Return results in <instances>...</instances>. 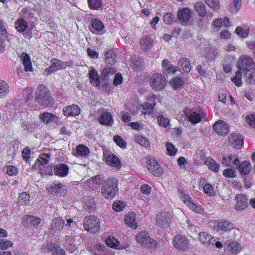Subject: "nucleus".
<instances>
[{"label": "nucleus", "instance_id": "1", "mask_svg": "<svg viewBox=\"0 0 255 255\" xmlns=\"http://www.w3.org/2000/svg\"><path fill=\"white\" fill-rule=\"evenodd\" d=\"M35 100L44 107H48L52 103V98L48 88L43 84L39 85L35 91Z\"/></svg>", "mask_w": 255, "mask_h": 255}, {"label": "nucleus", "instance_id": "2", "mask_svg": "<svg viewBox=\"0 0 255 255\" xmlns=\"http://www.w3.org/2000/svg\"><path fill=\"white\" fill-rule=\"evenodd\" d=\"M118 191V180L110 177L103 185L101 192L105 198L111 199L115 197Z\"/></svg>", "mask_w": 255, "mask_h": 255}, {"label": "nucleus", "instance_id": "3", "mask_svg": "<svg viewBox=\"0 0 255 255\" xmlns=\"http://www.w3.org/2000/svg\"><path fill=\"white\" fill-rule=\"evenodd\" d=\"M75 224L71 219H64L62 217L54 218L52 220L50 228L52 234L58 233L62 231L67 227H70Z\"/></svg>", "mask_w": 255, "mask_h": 255}, {"label": "nucleus", "instance_id": "4", "mask_svg": "<svg viewBox=\"0 0 255 255\" xmlns=\"http://www.w3.org/2000/svg\"><path fill=\"white\" fill-rule=\"evenodd\" d=\"M136 241L141 246L151 250L155 249L157 246V242L151 238L145 231H142L137 234Z\"/></svg>", "mask_w": 255, "mask_h": 255}, {"label": "nucleus", "instance_id": "5", "mask_svg": "<svg viewBox=\"0 0 255 255\" xmlns=\"http://www.w3.org/2000/svg\"><path fill=\"white\" fill-rule=\"evenodd\" d=\"M149 83L152 89L159 91L165 87L166 78L160 74H154L150 77Z\"/></svg>", "mask_w": 255, "mask_h": 255}, {"label": "nucleus", "instance_id": "6", "mask_svg": "<svg viewBox=\"0 0 255 255\" xmlns=\"http://www.w3.org/2000/svg\"><path fill=\"white\" fill-rule=\"evenodd\" d=\"M85 229L91 233L97 232L100 229L99 219L95 216H89L84 220Z\"/></svg>", "mask_w": 255, "mask_h": 255}, {"label": "nucleus", "instance_id": "7", "mask_svg": "<svg viewBox=\"0 0 255 255\" xmlns=\"http://www.w3.org/2000/svg\"><path fill=\"white\" fill-rule=\"evenodd\" d=\"M172 243L175 248L182 252L188 250L190 246L189 240L182 235L175 236L172 240Z\"/></svg>", "mask_w": 255, "mask_h": 255}, {"label": "nucleus", "instance_id": "8", "mask_svg": "<svg viewBox=\"0 0 255 255\" xmlns=\"http://www.w3.org/2000/svg\"><path fill=\"white\" fill-rule=\"evenodd\" d=\"M46 188L49 193L57 196H64L67 194V189L63 184L54 181L53 183L48 184Z\"/></svg>", "mask_w": 255, "mask_h": 255}, {"label": "nucleus", "instance_id": "9", "mask_svg": "<svg viewBox=\"0 0 255 255\" xmlns=\"http://www.w3.org/2000/svg\"><path fill=\"white\" fill-rule=\"evenodd\" d=\"M210 226L218 231L228 232L234 228V225L227 220H214L210 222Z\"/></svg>", "mask_w": 255, "mask_h": 255}, {"label": "nucleus", "instance_id": "10", "mask_svg": "<svg viewBox=\"0 0 255 255\" xmlns=\"http://www.w3.org/2000/svg\"><path fill=\"white\" fill-rule=\"evenodd\" d=\"M254 67V61L252 58L248 56H242L238 60V68L239 70L246 73L247 71Z\"/></svg>", "mask_w": 255, "mask_h": 255}, {"label": "nucleus", "instance_id": "11", "mask_svg": "<svg viewBox=\"0 0 255 255\" xmlns=\"http://www.w3.org/2000/svg\"><path fill=\"white\" fill-rule=\"evenodd\" d=\"M171 215L166 212L160 213L157 216L156 223L158 226L162 228H166L169 226L171 223Z\"/></svg>", "mask_w": 255, "mask_h": 255}, {"label": "nucleus", "instance_id": "12", "mask_svg": "<svg viewBox=\"0 0 255 255\" xmlns=\"http://www.w3.org/2000/svg\"><path fill=\"white\" fill-rule=\"evenodd\" d=\"M104 157L107 164L111 166L117 168H120L122 166L121 160L113 153L104 152Z\"/></svg>", "mask_w": 255, "mask_h": 255}, {"label": "nucleus", "instance_id": "13", "mask_svg": "<svg viewBox=\"0 0 255 255\" xmlns=\"http://www.w3.org/2000/svg\"><path fill=\"white\" fill-rule=\"evenodd\" d=\"M180 198L186 204L187 206L192 211L195 213H201L203 211V209L199 206H197L191 201V198L185 194V193L181 192L180 193Z\"/></svg>", "mask_w": 255, "mask_h": 255}, {"label": "nucleus", "instance_id": "14", "mask_svg": "<svg viewBox=\"0 0 255 255\" xmlns=\"http://www.w3.org/2000/svg\"><path fill=\"white\" fill-rule=\"evenodd\" d=\"M243 137L237 133H233L230 135L229 137V142L232 147L240 149L242 148L243 144Z\"/></svg>", "mask_w": 255, "mask_h": 255}, {"label": "nucleus", "instance_id": "15", "mask_svg": "<svg viewBox=\"0 0 255 255\" xmlns=\"http://www.w3.org/2000/svg\"><path fill=\"white\" fill-rule=\"evenodd\" d=\"M147 168L155 176H159L163 173L162 169L154 158L148 160Z\"/></svg>", "mask_w": 255, "mask_h": 255}, {"label": "nucleus", "instance_id": "16", "mask_svg": "<svg viewBox=\"0 0 255 255\" xmlns=\"http://www.w3.org/2000/svg\"><path fill=\"white\" fill-rule=\"evenodd\" d=\"M41 219L32 216H26L22 219V224L24 226L29 227L32 226L35 228L39 225Z\"/></svg>", "mask_w": 255, "mask_h": 255}, {"label": "nucleus", "instance_id": "17", "mask_svg": "<svg viewBox=\"0 0 255 255\" xmlns=\"http://www.w3.org/2000/svg\"><path fill=\"white\" fill-rule=\"evenodd\" d=\"M99 123L103 125L112 126L114 123L112 115L107 111L103 112L99 118Z\"/></svg>", "mask_w": 255, "mask_h": 255}, {"label": "nucleus", "instance_id": "18", "mask_svg": "<svg viewBox=\"0 0 255 255\" xmlns=\"http://www.w3.org/2000/svg\"><path fill=\"white\" fill-rule=\"evenodd\" d=\"M203 111L199 109L195 111H192L188 116L189 121L193 124H196L199 123L204 117Z\"/></svg>", "mask_w": 255, "mask_h": 255}, {"label": "nucleus", "instance_id": "19", "mask_svg": "<svg viewBox=\"0 0 255 255\" xmlns=\"http://www.w3.org/2000/svg\"><path fill=\"white\" fill-rule=\"evenodd\" d=\"M198 239L202 244L208 247L213 246L215 242V240L210 235L204 232H200L199 234Z\"/></svg>", "mask_w": 255, "mask_h": 255}, {"label": "nucleus", "instance_id": "20", "mask_svg": "<svg viewBox=\"0 0 255 255\" xmlns=\"http://www.w3.org/2000/svg\"><path fill=\"white\" fill-rule=\"evenodd\" d=\"M222 163L226 166L237 167L240 163V160L235 155L230 154L223 157Z\"/></svg>", "mask_w": 255, "mask_h": 255}, {"label": "nucleus", "instance_id": "21", "mask_svg": "<svg viewBox=\"0 0 255 255\" xmlns=\"http://www.w3.org/2000/svg\"><path fill=\"white\" fill-rule=\"evenodd\" d=\"M214 130L220 135H225L229 131V127L227 124L222 121H218L213 127Z\"/></svg>", "mask_w": 255, "mask_h": 255}, {"label": "nucleus", "instance_id": "22", "mask_svg": "<svg viewBox=\"0 0 255 255\" xmlns=\"http://www.w3.org/2000/svg\"><path fill=\"white\" fill-rule=\"evenodd\" d=\"M53 171L55 175L65 177L68 174L69 167L64 163L58 164L54 166Z\"/></svg>", "mask_w": 255, "mask_h": 255}, {"label": "nucleus", "instance_id": "23", "mask_svg": "<svg viewBox=\"0 0 255 255\" xmlns=\"http://www.w3.org/2000/svg\"><path fill=\"white\" fill-rule=\"evenodd\" d=\"M63 113L66 116H76L80 114V109L77 105H73L64 107Z\"/></svg>", "mask_w": 255, "mask_h": 255}, {"label": "nucleus", "instance_id": "24", "mask_svg": "<svg viewBox=\"0 0 255 255\" xmlns=\"http://www.w3.org/2000/svg\"><path fill=\"white\" fill-rule=\"evenodd\" d=\"M237 201L235 206L236 210H242L245 209L248 206V198L246 195L240 194L236 196Z\"/></svg>", "mask_w": 255, "mask_h": 255}, {"label": "nucleus", "instance_id": "25", "mask_svg": "<svg viewBox=\"0 0 255 255\" xmlns=\"http://www.w3.org/2000/svg\"><path fill=\"white\" fill-rule=\"evenodd\" d=\"M39 119L45 124H49L52 122H56L58 120V118L55 115L51 113L44 112L39 116Z\"/></svg>", "mask_w": 255, "mask_h": 255}, {"label": "nucleus", "instance_id": "26", "mask_svg": "<svg viewBox=\"0 0 255 255\" xmlns=\"http://www.w3.org/2000/svg\"><path fill=\"white\" fill-rule=\"evenodd\" d=\"M178 67L180 70L185 73H188L191 70V65L188 59L180 58L178 62Z\"/></svg>", "mask_w": 255, "mask_h": 255}, {"label": "nucleus", "instance_id": "27", "mask_svg": "<svg viewBox=\"0 0 255 255\" xmlns=\"http://www.w3.org/2000/svg\"><path fill=\"white\" fill-rule=\"evenodd\" d=\"M177 15L180 21L185 22L189 20L191 15V12L189 8H185L179 10Z\"/></svg>", "mask_w": 255, "mask_h": 255}, {"label": "nucleus", "instance_id": "28", "mask_svg": "<svg viewBox=\"0 0 255 255\" xmlns=\"http://www.w3.org/2000/svg\"><path fill=\"white\" fill-rule=\"evenodd\" d=\"M141 49L147 51L153 46V40L148 37H142L140 40Z\"/></svg>", "mask_w": 255, "mask_h": 255}, {"label": "nucleus", "instance_id": "29", "mask_svg": "<svg viewBox=\"0 0 255 255\" xmlns=\"http://www.w3.org/2000/svg\"><path fill=\"white\" fill-rule=\"evenodd\" d=\"M136 214L134 213H129L126 215L125 224L128 227L136 229L137 228L135 222Z\"/></svg>", "mask_w": 255, "mask_h": 255}, {"label": "nucleus", "instance_id": "30", "mask_svg": "<svg viewBox=\"0 0 255 255\" xmlns=\"http://www.w3.org/2000/svg\"><path fill=\"white\" fill-rule=\"evenodd\" d=\"M9 92V86L4 80L0 79V99L7 96Z\"/></svg>", "mask_w": 255, "mask_h": 255}, {"label": "nucleus", "instance_id": "31", "mask_svg": "<svg viewBox=\"0 0 255 255\" xmlns=\"http://www.w3.org/2000/svg\"><path fill=\"white\" fill-rule=\"evenodd\" d=\"M51 62V66L53 67L54 70L56 71L63 68H65V66H70V64L72 63V61L64 63L63 62L57 59H52Z\"/></svg>", "mask_w": 255, "mask_h": 255}, {"label": "nucleus", "instance_id": "32", "mask_svg": "<svg viewBox=\"0 0 255 255\" xmlns=\"http://www.w3.org/2000/svg\"><path fill=\"white\" fill-rule=\"evenodd\" d=\"M23 64L24 66V70L25 71H31L32 70L31 62L29 56L25 53H23L20 55Z\"/></svg>", "mask_w": 255, "mask_h": 255}, {"label": "nucleus", "instance_id": "33", "mask_svg": "<svg viewBox=\"0 0 255 255\" xmlns=\"http://www.w3.org/2000/svg\"><path fill=\"white\" fill-rule=\"evenodd\" d=\"M51 155L50 153L41 154L36 160L35 164L32 166V168L37 165H44L47 164L50 159Z\"/></svg>", "mask_w": 255, "mask_h": 255}, {"label": "nucleus", "instance_id": "34", "mask_svg": "<svg viewBox=\"0 0 255 255\" xmlns=\"http://www.w3.org/2000/svg\"><path fill=\"white\" fill-rule=\"evenodd\" d=\"M48 250L52 253L54 255H65V252L60 247L50 243L47 245Z\"/></svg>", "mask_w": 255, "mask_h": 255}, {"label": "nucleus", "instance_id": "35", "mask_svg": "<svg viewBox=\"0 0 255 255\" xmlns=\"http://www.w3.org/2000/svg\"><path fill=\"white\" fill-rule=\"evenodd\" d=\"M250 31V28L248 25H243L242 26H238L235 29V32L242 38H246Z\"/></svg>", "mask_w": 255, "mask_h": 255}, {"label": "nucleus", "instance_id": "36", "mask_svg": "<svg viewBox=\"0 0 255 255\" xmlns=\"http://www.w3.org/2000/svg\"><path fill=\"white\" fill-rule=\"evenodd\" d=\"M240 172L242 174H248L251 170L252 166L251 163L248 161H244L241 164L239 163L237 166Z\"/></svg>", "mask_w": 255, "mask_h": 255}, {"label": "nucleus", "instance_id": "37", "mask_svg": "<svg viewBox=\"0 0 255 255\" xmlns=\"http://www.w3.org/2000/svg\"><path fill=\"white\" fill-rule=\"evenodd\" d=\"M184 84V80L182 78L175 77L170 81L171 86L174 89L177 90L180 88Z\"/></svg>", "mask_w": 255, "mask_h": 255}, {"label": "nucleus", "instance_id": "38", "mask_svg": "<svg viewBox=\"0 0 255 255\" xmlns=\"http://www.w3.org/2000/svg\"><path fill=\"white\" fill-rule=\"evenodd\" d=\"M143 60L140 58L134 57L132 58L130 66L135 71L140 70L143 67Z\"/></svg>", "mask_w": 255, "mask_h": 255}, {"label": "nucleus", "instance_id": "39", "mask_svg": "<svg viewBox=\"0 0 255 255\" xmlns=\"http://www.w3.org/2000/svg\"><path fill=\"white\" fill-rule=\"evenodd\" d=\"M89 77L90 83L95 86H98L100 85V79L97 72L92 69L89 71Z\"/></svg>", "mask_w": 255, "mask_h": 255}, {"label": "nucleus", "instance_id": "40", "mask_svg": "<svg viewBox=\"0 0 255 255\" xmlns=\"http://www.w3.org/2000/svg\"><path fill=\"white\" fill-rule=\"evenodd\" d=\"M27 26V22L23 19H18L15 22V27L19 32H24Z\"/></svg>", "mask_w": 255, "mask_h": 255}, {"label": "nucleus", "instance_id": "41", "mask_svg": "<svg viewBox=\"0 0 255 255\" xmlns=\"http://www.w3.org/2000/svg\"><path fill=\"white\" fill-rule=\"evenodd\" d=\"M196 11L201 17H204L206 14V7L202 2H197L194 5Z\"/></svg>", "mask_w": 255, "mask_h": 255}, {"label": "nucleus", "instance_id": "42", "mask_svg": "<svg viewBox=\"0 0 255 255\" xmlns=\"http://www.w3.org/2000/svg\"><path fill=\"white\" fill-rule=\"evenodd\" d=\"M204 163L208 166V168L215 172L219 170V164H218L213 159L208 158L206 159Z\"/></svg>", "mask_w": 255, "mask_h": 255}, {"label": "nucleus", "instance_id": "43", "mask_svg": "<svg viewBox=\"0 0 255 255\" xmlns=\"http://www.w3.org/2000/svg\"><path fill=\"white\" fill-rule=\"evenodd\" d=\"M90 150L88 147L83 144H80L76 147V154L80 156L88 155Z\"/></svg>", "mask_w": 255, "mask_h": 255}, {"label": "nucleus", "instance_id": "44", "mask_svg": "<svg viewBox=\"0 0 255 255\" xmlns=\"http://www.w3.org/2000/svg\"><path fill=\"white\" fill-rule=\"evenodd\" d=\"M163 68L166 70L168 73H174L177 71L176 67L173 66L170 62L167 60H164L162 62Z\"/></svg>", "mask_w": 255, "mask_h": 255}, {"label": "nucleus", "instance_id": "45", "mask_svg": "<svg viewBox=\"0 0 255 255\" xmlns=\"http://www.w3.org/2000/svg\"><path fill=\"white\" fill-rule=\"evenodd\" d=\"M91 25L96 32L100 31L104 28L103 22L97 18L92 19Z\"/></svg>", "mask_w": 255, "mask_h": 255}, {"label": "nucleus", "instance_id": "46", "mask_svg": "<svg viewBox=\"0 0 255 255\" xmlns=\"http://www.w3.org/2000/svg\"><path fill=\"white\" fill-rule=\"evenodd\" d=\"M241 71L238 70L236 72L234 77L231 78L232 82L237 86L240 87L242 85Z\"/></svg>", "mask_w": 255, "mask_h": 255}, {"label": "nucleus", "instance_id": "47", "mask_svg": "<svg viewBox=\"0 0 255 255\" xmlns=\"http://www.w3.org/2000/svg\"><path fill=\"white\" fill-rule=\"evenodd\" d=\"M246 79L250 83H255V68H252L245 74Z\"/></svg>", "mask_w": 255, "mask_h": 255}, {"label": "nucleus", "instance_id": "48", "mask_svg": "<svg viewBox=\"0 0 255 255\" xmlns=\"http://www.w3.org/2000/svg\"><path fill=\"white\" fill-rule=\"evenodd\" d=\"M205 3L214 10L217 11L220 8L219 0H205Z\"/></svg>", "mask_w": 255, "mask_h": 255}, {"label": "nucleus", "instance_id": "49", "mask_svg": "<svg viewBox=\"0 0 255 255\" xmlns=\"http://www.w3.org/2000/svg\"><path fill=\"white\" fill-rule=\"evenodd\" d=\"M116 72V70L113 68L108 67L103 69L101 74L102 79H105L109 75H112Z\"/></svg>", "mask_w": 255, "mask_h": 255}, {"label": "nucleus", "instance_id": "50", "mask_svg": "<svg viewBox=\"0 0 255 255\" xmlns=\"http://www.w3.org/2000/svg\"><path fill=\"white\" fill-rule=\"evenodd\" d=\"M204 192L205 194L209 196H214L215 195V192L214 190L213 186L209 184L206 183L203 187Z\"/></svg>", "mask_w": 255, "mask_h": 255}, {"label": "nucleus", "instance_id": "51", "mask_svg": "<svg viewBox=\"0 0 255 255\" xmlns=\"http://www.w3.org/2000/svg\"><path fill=\"white\" fill-rule=\"evenodd\" d=\"M90 8L96 9L101 7L102 5V0H88Z\"/></svg>", "mask_w": 255, "mask_h": 255}, {"label": "nucleus", "instance_id": "52", "mask_svg": "<svg viewBox=\"0 0 255 255\" xmlns=\"http://www.w3.org/2000/svg\"><path fill=\"white\" fill-rule=\"evenodd\" d=\"M114 141L115 143L122 148H125L127 146V143L123 138L120 135H115L114 136Z\"/></svg>", "mask_w": 255, "mask_h": 255}, {"label": "nucleus", "instance_id": "53", "mask_svg": "<svg viewBox=\"0 0 255 255\" xmlns=\"http://www.w3.org/2000/svg\"><path fill=\"white\" fill-rule=\"evenodd\" d=\"M105 242L108 247L112 248H115L119 245V241L114 237H109L106 239Z\"/></svg>", "mask_w": 255, "mask_h": 255}, {"label": "nucleus", "instance_id": "54", "mask_svg": "<svg viewBox=\"0 0 255 255\" xmlns=\"http://www.w3.org/2000/svg\"><path fill=\"white\" fill-rule=\"evenodd\" d=\"M157 120L158 124L164 128L167 127L170 122L169 119L165 118L163 115L158 116Z\"/></svg>", "mask_w": 255, "mask_h": 255}, {"label": "nucleus", "instance_id": "55", "mask_svg": "<svg viewBox=\"0 0 255 255\" xmlns=\"http://www.w3.org/2000/svg\"><path fill=\"white\" fill-rule=\"evenodd\" d=\"M228 250L232 253H236L240 251L239 244L236 242L230 243L228 246Z\"/></svg>", "mask_w": 255, "mask_h": 255}, {"label": "nucleus", "instance_id": "56", "mask_svg": "<svg viewBox=\"0 0 255 255\" xmlns=\"http://www.w3.org/2000/svg\"><path fill=\"white\" fill-rule=\"evenodd\" d=\"M134 140L136 142L142 146L148 147L149 145L148 140L141 135H137L135 136Z\"/></svg>", "mask_w": 255, "mask_h": 255}, {"label": "nucleus", "instance_id": "57", "mask_svg": "<svg viewBox=\"0 0 255 255\" xmlns=\"http://www.w3.org/2000/svg\"><path fill=\"white\" fill-rule=\"evenodd\" d=\"M29 200V195L26 192H22L18 197V202L21 204H26Z\"/></svg>", "mask_w": 255, "mask_h": 255}, {"label": "nucleus", "instance_id": "58", "mask_svg": "<svg viewBox=\"0 0 255 255\" xmlns=\"http://www.w3.org/2000/svg\"><path fill=\"white\" fill-rule=\"evenodd\" d=\"M166 147L167 154L169 155L172 156L175 155L177 152V149L172 143L166 142Z\"/></svg>", "mask_w": 255, "mask_h": 255}, {"label": "nucleus", "instance_id": "59", "mask_svg": "<svg viewBox=\"0 0 255 255\" xmlns=\"http://www.w3.org/2000/svg\"><path fill=\"white\" fill-rule=\"evenodd\" d=\"M223 175L227 178H234L236 176V172L232 168H227L224 170Z\"/></svg>", "mask_w": 255, "mask_h": 255}, {"label": "nucleus", "instance_id": "60", "mask_svg": "<svg viewBox=\"0 0 255 255\" xmlns=\"http://www.w3.org/2000/svg\"><path fill=\"white\" fill-rule=\"evenodd\" d=\"M242 6L241 0H233V5L231 6L232 12L237 13Z\"/></svg>", "mask_w": 255, "mask_h": 255}, {"label": "nucleus", "instance_id": "61", "mask_svg": "<svg viewBox=\"0 0 255 255\" xmlns=\"http://www.w3.org/2000/svg\"><path fill=\"white\" fill-rule=\"evenodd\" d=\"M12 243L10 241L4 239H0V249L5 250L9 247H12Z\"/></svg>", "mask_w": 255, "mask_h": 255}, {"label": "nucleus", "instance_id": "62", "mask_svg": "<svg viewBox=\"0 0 255 255\" xmlns=\"http://www.w3.org/2000/svg\"><path fill=\"white\" fill-rule=\"evenodd\" d=\"M125 205V203L120 201H115L113 204V209L116 212H119L124 208Z\"/></svg>", "mask_w": 255, "mask_h": 255}, {"label": "nucleus", "instance_id": "63", "mask_svg": "<svg viewBox=\"0 0 255 255\" xmlns=\"http://www.w3.org/2000/svg\"><path fill=\"white\" fill-rule=\"evenodd\" d=\"M6 172L10 176H15L18 174V170L16 167L10 165L7 166Z\"/></svg>", "mask_w": 255, "mask_h": 255}, {"label": "nucleus", "instance_id": "64", "mask_svg": "<svg viewBox=\"0 0 255 255\" xmlns=\"http://www.w3.org/2000/svg\"><path fill=\"white\" fill-rule=\"evenodd\" d=\"M174 17L170 13H166L164 15L163 19L167 24H170L174 20Z\"/></svg>", "mask_w": 255, "mask_h": 255}]
</instances>
